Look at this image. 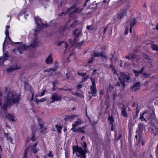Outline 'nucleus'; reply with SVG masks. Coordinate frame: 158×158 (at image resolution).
<instances>
[{
	"label": "nucleus",
	"mask_w": 158,
	"mask_h": 158,
	"mask_svg": "<svg viewBox=\"0 0 158 158\" xmlns=\"http://www.w3.org/2000/svg\"><path fill=\"white\" fill-rule=\"evenodd\" d=\"M2 97V94L0 92V106L3 111H6L9 107L12 105L14 104H18L21 100V94L16 93L14 91H10L7 93L5 98L6 102L1 106V100Z\"/></svg>",
	"instance_id": "1"
},
{
	"label": "nucleus",
	"mask_w": 158,
	"mask_h": 158,
	"mask_svg": "<svg viewBox=\"0 0 158 158\" xmlns=\"http://www.w3.org/2000/svg\"><path fill=\"white\" fill-rule=\"evenodd\" d=\"M112 57H110V60L112 64H110L109 67V69H111V71L112 73L117 75L119 80L120 81V82H117L116 85L119 86H120L123 89L125 87L124 82H127L130 79V77L128 76L125 74L124 73H121L120 75H119L117 73L113 65V64L115 61V60L113 56L112 55Z\"/></svg>",
	"instance_id": "2"
},
{
	"label": "nucleus",
	"mask_w": 158,
	"mask_h": 158,
	"mask_svg": "<svg viewBox=\"0 0 158 158\" xmlns=\"http://www.w3.org/2000/svg\"><path fill=\"white\" fill-rule=\"evenodd\" d=\"M81 145L83 147L84 150L81 147L76 146L75 148L74 146H73V153L74 154L76 152L77 156L81 157V158H85V153L88 151L87 144L86 143L84 142L81 143Z\"/></svg>",
	"instance_id": "3"
},
{
	"label": "nucleus",
	"mask_w": 158,
	"mask_h": 158,
	"mask_svg": "<svg viewBox=\"0 0 158 158\" xmlns=\"http://www.w3.org/2000/svg\"><path fill=\"white\" fill-rule=\"evenodd\" d=\"M76 24V22L74 20H69L68 21L65 26L60 29V32L62 37L64 38L66 37L68 33V31L69 27H73Z\"/></svg>",
	"instance_id": "4"
},
{
	"label": "nucleus",
	"mask_w": 158,
	"mask_h": 158,
	"mask_svg": "<svg viewBox=\"0 0 158 158\" xmlns=\"http://www.w3.org/2000/svg\"><path fill=\"white\" fill-rule=\"evenodd\" d=\"M73 33L74 34V35H76V37L73 42L71 40H69L70 43H71V45L72 46H77L82 45L83 44V40L81 41L80 43V42H78L81 35V30L77 29L74 31Z\"/></svg>",
	"instance_id": "5"
},
{
	"label": "nucleus",
	"mask_w": 158,
	"mask_h": 158,
	"mask_svg": "<svg viewBox=\"0 0 158 158\" xmlns=\"http://www.w3.org/2000/svg\"><path fill=\"white\" fill-rule=\"evenodd\" d=\"M83 10V8H77L76 5H73L70 8L67 9L65 13L64 12H62L60 15H65L66 14L69 13V15L70 17H71L75 13H80Z\"/></svg>",
	"instance_id": "6"
},
{
	"label": "nucleus",
	"mask_w": 158,
	"mask_h": 158,
	"mask_svg": "<svg viewBox=\"0 0 158 158\" xmlns=\"http://www.w3.org/2000/svg\"><path fill=\"white\" fill-rule=\"evenodd\" d=\"M37 144L38 143L35 142L32 146L26 148L24 152L23 158H27V155L29 154H31L32 152L34 153L37 152L39 151L38 148H36Z\"/></svg>",
	"instance_id": "7"
},
{
	"label": "nucleus",
	"mask_w": 158,
	"mask_h": 158,
	"mask_svg": "<svg viewBox=\"0 0 158 158\" xmlns=\"http://www.w3.org/2000/svg\"><path fill=\"white\" fill-rule=\"evenodd\" d=\"M35 23L37 25V27L36 31H40L42 30L43 28L47 27L48 26L47 24L44 23L42 21V20L39 17H35Z\"/></svg>",
	"instance_id": "8"
},
{
	"label": "nucleus",
	"mask_w": 158,
	"mask_h": 158,
	"mask_svg": "<svg viewBox=\"0 0 158 158\" xmlns=\"http://www.w3.org/2000/svg\"><path fill=\"white\" fill-rule=\"evenodd\" d=\"M57 45L61 47L64 50V53L69 51V47L68 44L65 41H62L57 43Z\"/></svg>",
	"instance_id": "9"
},
{
	"label": "nucleus",
	"mask_w": 158,
	"mask_h": 158,
	"mask_svg": "<svg viewBox=\"0 0 158 158\" xmlns=\"http://www.w3.org/2000/svg\"><path fill=\"white\" fill-rule=\"evenodd\" d=\"M90 79L92 83V85L90 87V89L91 90V93L92 96H95L96 95L97 91L96 87L95 80L92 78H91Z\"/></svg>",
	"instance_id": "10"
},
{
	"label": "nucleus",
	"mask_w": 158,
	"mask_h": 158,
	"mask_svg": "<svg viewBox=\"0 0 158 158\" xmlns=\"http://www.w3.org/2000/svg\"><path fill=\"white\" fill-rule=\"evenodd\" d=\"M20 66V64L16 63L14 64L11 65L10 68L6 69V71L8 73H10L14 70L19 69Z\"/></svg>",
	"instance_id": "11"
},
{
	"label": "nucleus",
	"mask_w": 158,
	"mask_h": 158,
	"mask_svg": "<svg viewBox=\"0 0 158 158\" xmlns=\"http://www.w3.org/2000/svg\"><path fill=\"white\" fill-rule=\"evenodd\" d=\"M109 124H111V131H114L115 134V136L117 135L116 132V130H115V127L116 126V123H114V120L113 118L111 116L110 117L109 115Z\"/></svg>",
	"instance_id": "12"
},
{
	"label": "nucleus",
	"mask_w": 158,
	"mask_h": 158,
	"mask_svg": "<svg viewBox=\"0 0 158 158\" xmlns=\"http://www.w3.org/2000/svg\"><path fill=\"white\" fill-rule=\"evenodd\" d=\"M144 114H147V116H146L145 115V116L148 120H149L150 119V116L151 114L150 113H148L147 111L143 112L142 114H140L139 119L141 120V121H145V122H147V121L144 117Z\"/></svg>",
	"instance_id": "13"
},
{
	"label": "nucleus",
	"mask_w": 158,
	"mask_h": 158,
	"mask_svg": "<svg viewBox=\"0 0 158 158\" xmlns=\"http://www.w3.org/2000/svg\"><path fill=\"white\" fill-rule=\"evenodd\" d=\"M61 96L60 95H58L56 93H54L52 95L51 97L52 101H50V102L52 103L55 101H60L61 100Z\"/></svg>",
	"instance_id": "14"
},
{
	"label": "nucleus",
	"mask_w": 158,
	"mask_h": 158,
	"mask_svg": "<svg viewBox=\"0 0 158 158\" xmlns=\"http://www.w3.org/2000/svg\"><path fill=\"white\" fill-rule=\"evenodd\" d=\"M37 119L39 125L40 127V132L42 133L45 134V130L46 129V127L44 126L42 123L41 122V119L40 118H38Z\"/></svg>",
	"instance_id": "15"
},
{
	"label": "nucleus",
	"mask_w": 158,
	"mask_h": 158,
	"mask_svg": "<svg viewBox=\"0 0 158 158\" xmlns=\"http://www.w3.org/2000/svg\"><path fill=\"white\" fill-rule=\"evenodd\" d=\"M29 47V45L26 46L24 44H20L18 47V50L19 52V54H21L23 51L26 50Z\"/></svg>",
	"instance_id": "16"
},
{
	"label": "nucleus",
	"mask_w": 158,
	"mask_h": 158,
	"mask_svg": "<svg viewBox=\"0 0 158 158\" xmlns=\"http://www.w3.org/2000/svg\"><path fill=\"white\" fill-rule=\"evenodd\" d=\"M10 26L9 25H7L6 27L5 31V33L6 35V37L5 38L4 42L3 44V51L4 49V45L6 39V38H8L10 40H11L10 37L9 36L8 29L10 28Z\"/></svg>",
	"instance_id": "17"
},
{
	"label": "nucleus",
	"mask_w": 158,
	"mask_h": 158,
	"mask_svg": "<svg viewBox=\"0 0 158 158\" xmlns=\"http://www.w3.org/2000/svg\"><path fill=\"white\" fill-rule=\"evenodd\" d=\"M6 117L9 120L12 122L15 121L16 120V118L15 115L13 114L8 113L6 114Z\"/></svg>",
	"instance_id": "18"
},
{
	"label": "nucleus",
	"mask_w": 158,
	"mask_h": 158,
	"mask_svg": "<svg viewBox=\"0 0 158 158\" xmlns=\"http://www.w3.org/2000/svg\"><path fill=\"white\" fill-rule=\"evenodd\" d=\"M82 123V120L80 119H77V121H75L74 123L72 125V126L73 127L71 129V130L73 131H75V130H74V127L77 126H79Z\"/></svg>",
	"instance_id": "19"
},
{
	"label": "nucleus",
	"mask_w": 158,
	"mask_h": 158,
	"mask_svg": "<svg viewBox=\"0 0 158 158\" xmlns=\"http://www.w3.org/2000/svg\"><path fill=\"white\" fill-rule=\"evenodd\" d=\"M140 82H135L134 84L131 87L132 89L134 91H136L139 90L140 88Z\"/></svg>",
	"instance_id": "20"
},
{
	"label": "nucleus",
	"mask_w": 158,
	"mask_h": 158,
	"mask_svg": "<svg viewBox=\"0 0 158 158\" xmlns=\"http://www.w3.org/2000/svg\"><path fill=\"white\" fill-rule=\"evenodd\" d=\"M45 61L47 64H51L52 63L53 59L52 54L48 56L46 59Z\"/></svg>",
	"instance_id": "21"
},
{
	"label": "nucleus",
	"mask_w": 158,
	"mask_h": 158,
	"mask_svg": "<svg viewBox=\"0 0 158 158\" xmlns=\"http://www.w3.org/2000/svg\"><path fill=\"white\" fill-rule=\"evenodd\" d=\"M76 115H67L65 117L64 119L65 121H71L73 120L75 117Z\"/></svg>",
	"instance_id": "22"
},
{
	"label": "nucleus",
	"mask_w": 158,
	"mask_h": 158,
	"mask_svg": "<svg viewBox=\"0 0 158 158\" xmlns=\"http://www.w3.org/2000/svg\"><path fill=\"white\" fill-rule=\"evenodd\" d=\"M126 15V11L125 10H121L118 13V18L120 19L123 18Z\"/></svg>",
	"instance_id": "23"
},
{
	"label": "nucleus",
	"mask_w": 158,
	"mask_h": 158,
	"mask_svg": "<svg viewBox=\"0 0 158 158\" xmlns=\"http://www.w3.org/2000/svg\"><path fill=\"white\" fill-rule=\"evenodd\" d=\"M39 41L37 38L35 37L33 40V42L31 44V46L33 47L37 46L39 45Z\"/></svg>",
	"instance_id": "24"
},
{
	"label": "nucleus",
	"mask_w": 158,
	"mask_h": 158,
	"mask_svg": "<svg viewBox=\"0 0 158 158\" xmlns=\"http://www.w3.org/2000/svg\"><path fill=\"white\" fill-rule=\"evenodd\" d=\"M151 131L155 135H158V128L157 127H155L154 128H151Z\"/></svg>",
	"instance_id": "25"
},
{
	"label": "nucleus",
	"mask_w": 158,
	"mask_h": 158,
	"mask_svg": "<svg viewBox=\"0 0 158 158\" xmlns=\"http://www.w3.org/2000/svg\"><path fill=\"white\" fill-rule=\"evenodd\" d=\"M92 56L94 57H98L99 56H102L105 58H106V56L105 55H103L102 52L98 53L97 52H94L93 53Z\"/></svg>",
	"instance_id": "26"
},
{
	"label": "nucleus",
	"mask_w": 158,
	"mask_h": 158,
	"mask_svg": "<svg viewBox=\"0 0 158 158\" xmlns=\"http://www.w3.org/2000/svg\"><path fill=\"white\" fill-rule=\"evenodd\" d=\"M126 108L123 107L122 110V115L125 117H127V114L126 110Z\"/></svg>",
	"instance_id": "27"
},
{
	"label": "nucleus",
	"mask_w": 158,
	"mask_h": 158,
	"mask_svg": "<svg viewBox=\"0 0 158 158\" xmlns=\"http://www.w3.org/2000/svg\"><path fill=\"white\" fill-rule=\"evenodd\" d=\"M8 54L6 53L3 56H2L0 58V60L4 61L8 59Z\"/></svg>",
	"instance_id": "28"
},
{
	"label": "nucleus",
	"mask_w": 158,
	"mask_h": 158,
	"mask_svg": "<svg viewBox=\"0 0 158 158\" xmlns=\"http://www.w3.org/2000/svg\"><path fill=\"white\" fill-rule=\"evenodd\" d=\"M144 68L142 67L140 71H138L135 70L134 71V73L135 74V75L137 76L139 74H141L144 71Z\"/></svg>",
	"instance_id": "29"
},
{
	"label": "nucleus",
	"mask_w": 158,
	"mask_h": 158,
	"mask_svg": "<svg viewBox=\"0 0 158 158\" xmlns=\"http://www.w3.org/2000/svg\"><path fill=\"white\" fill-rule=\"evenodd\" d=\"M138 128L139 131H143L144 128V125L142 123H139L138 125Z\"/></svg>",
	"instance_id": "30"
},
{
	"label": "nucleus",
	"mask_w": 158,
	"mask_h": 158,
	"mask_svg": "<svg viewBox=\"0 0 158 158\" xmlns=\"http://www.w3.org/2000/svg\"><path fill=\"white\" fill-rule=\"evenodd\" d=\"M136 21L135 18H134L131 20L130 22V26L131 27H132L136 23Z\"/></svg>",
	"instance_id": "31"
},
{
	"label": "nucleus",
	"mask_w": 158,
	"mask_h": 158,
	"mask_svg": "<svg viewBox=\"0 0 158 158\" xmlns=\"http://www.w3.org/2000/svg\"><path fill=\"white\" fill-rule=\"evenodd\" d=\"M55 127L58 132L59 133H60L61 131V130L62 128V126L60 125L57 124L56 125Z\"/></svg>",
	"instance_id": "32"
},
{
	"label": "nucleus",
	"mask_w": 158,
	"mask_h": 158,
	"mask_svg": "<svg viewBox=\"0 0 158 158\" xmlns=\"http://www.w3.org/2000/svg\"><path fill=\"white\" fill-rule=\"evenodd\" d=\"M85 127L86 126H84L81 127L79 128L77 130V131L79 132L84 133H85L84 129H85Z\"/></svg>",
	"instance_id": "33"
},
{
	"label": "nucleus",
	"mask_w": 158,
	"mask_h": 158,
	"mask_svg": "<svg viewBox=\"0 0 158 158\" xmlns=\"http://www.w3.org/2000/svg\"><path fill=\"white\" fill-rule=\"evenodd\" d=\"M32 133H35V131L37 130V127L34 124L32 125L31 127Z\"/></svg>",
	"instance_id": "34"
},
{
	"label": "nucleus",
	"mask_w": 158,
	"mask_h": 158,
	"mask_svg": "<svg viewBox=\"0 0 158 158\" xmlns=\"http://www.w3.org/2000/svg\"><path fill=\"white\" fill-rule=\"evenodd\" d=\"M151 47L153 50L158 51V46L157 45L152 44V45Z\"/></svg>",
	"instance_id": "35"
},
{
	"label": "nucleus",
	"mask_w": 158,
	"mask_h": 158,
	"mask_svg": "<svg viewBox=\"0 0 158 158\" xmlns=\"http://www.w3.org/2000/svg\"><path fill=\"white\" fill-rule=\"evenodd\" d=\"M25 88L26 90H31V86L28 85H26L25 86Z\"/></svg>",
	"instance_id": "36"
},
{
	"label": "nucleus",
	"mask_w": 158,
	"mask_h": 158,
	"mask_svg": "<svg viewBox=\"0 0 158 158\" xmlns=\"http://www.w3.org/2000/svg\"><path fill=\"white\" fill-rule=\"evenodd\" d=\"M94 27L92 25L88 26L87 27V29L88 30H92L94 29Z\"/></svg>",
	"instance_id": "37"
},
{
	"label": "nucleus",
	"mask_w": 158,
	"mask_h": 158,
	"mask_svg": "<svg viewBox=\"0 0 158 158\" xmlns=\"http://www.w3.org/2000/svg\"><path fill=\"white\" fill-rule=\"evenodd\" d=\"M72 56L73 58H74L75 57V55H74V54L73 53H71L70 54H69V58L67 59L66 60L68 62H69V60H68L71 57H72Z\"/></svg>",
	"instance_id": "38"
},
{
	"label": "nucleus",
	"mask_w": 158,
	"mask_h": 158,
	"mask_svg": "<svg viewBox=\"0 0 158 158\" xmlns=\"http://www.w3.org/2000/svg\"><path fill=\"white\" fill-rule=\"evenodd\" d=\"M35 133H32V137L31 138V139L33 141H35Z\"/></svg>",
	"instance_id": "39"
},
{
	"label": "nucleus",
	"mask_w": 158,
	"mask_h": 158,
	"mask_svg": "<svg viewBox=\"0 0 158 158\" xmlns=\"http://www.w3.org/2000/svg\"><path fill=\"white\" fill-rule=\"evenodd\" d=\"M27 10L26 9H24L21 12H20V15H22V14H26V12Z\"/></svg>",
	"instance_id": "40"
},
{
	"label": "nucleus",
	"mask_w": 158,
	"mask_h": 158,
	"mask_svg": "<svg viewBox=\"0 0 158 158\" xmlns=\"http://www.w3.org/2000/svg\"><path fill=\"white\" fill-rule=\"evenodd\" d=\"M7 139L8 140H10V142L12 143L13 139L11 138V137L9 136L8 135L7 136Z\"/></svg>",
	"instance_id": "41"
},
{
	"label": "nucleus",
	"mask_w": 158,
	"mask_h": 158,
	"mask_svg": "<svg viewBox=\"0 0 158 158\" xmlns=\"http://www.w3.org/2000/svg\"><path fill=\"white\" fill-rule=\"evenodd\" d=\"M46 92V90L44 89L42 92L40 93V94L39 96L40 97L43 96L44 95Z\"/></svg>",
	"instance_id": "42"
},
{
	"label": "nucleus",
	"mask_w": 158,
	"mask_h": 158,
	"mask_svg": "<svg viewBox=\"0 0 158 158\" xmlns=\"http://www.w3.org/2000/svg\"><path fill=\"white\" fill-rule=\"evenodd\" d=\"M75 94L77 96L83 98H84V96L83 95L79 94L77 93H75Z\"/></svg>",
	"instance_id": "43"
},
{
	"label": "nucleus",
	"mask_w": 158,
	"mask_h": 158,
	"mask_svg": "<svg viewBox=\"0 0 158 158\" xmlns=\"http://www.w3.org/2000/svg\"><path fill=\"white\" fill-rule=\"evenodd\" d=\"M94 60V57L93 56L92 58L90 59L88 61V63H92Z\"/></svg>",
	"instance_id": "44"
},
{
	"label": "nucleus",
	"mask_w": 158,
	"mask_h": 158,
	"mask_svg": "<svg viewBox=\"0 0 158 158\" xmlns=\"http://www.w3.org/2000/svg\"><path fill=\"white\" fill-rule=\"evenodd\" d=\"M48 156L50 157H52L53 156V155L52 153V151H50L49 152V153L48 155Z\"/></svg>",
	"instance_id": "45"
},
{
	"label": "nucleus",
	"mask_w": 158,
	"mask_h": 158,
	"mask_svg": "<svg viewBox=\"0 0 158 158\" xmlns=\"http://www.w3.org/2000/svg\"><path fill=\"white\" fill-rule=\"evenodd\" d=\"M46 100V98H41L40 100H39L38 101L39 102H43L44 101H45Z\"/></svg>",
	"instance_id": "46"
},
{
	"label": "nucleus",
	"mask_w": 158,
	"mask_h": 158,
	"mask_svg": "<svg viewBox=\"0 0 158 158\" xmlns=\"http://www.w3.org/2000/svg\"><path fill=\"white\" fill-rule=\"evenodd\" d=\"M114 98V100L115 99V97L118 96V94L116 93V92H114L113 93Z\"/></svg>",
	"instance_id": "47"
},
{
	"label": "nucleus",
	"mask_w": 158,
	"mask_h": 158,
	"mask_svg": "<svg viewBox=\"0 0 158 158\" xmlns=\"http://www.w3.org/2000/svg\"><path fill=\"white\" fill-rule=\"evenodd\" d=\"M108 97H107V98H106V105L107 107L106 109L108 107Z\"/></svg>",
	"instance_id": "48"
},
{
	"label": "nucleus",
	"mask_w": 158,
	"mask_h": 158,
	"mask_svg": "<svg viewBox=\"0 0 158 158\" xmlns=\"http://www.w3.org/2000/svg\"><path fill=\"white\" fill-rule=\"evenodd\" d=\"M88 78V77H83L82 78V82H84L85 81H86Z\"/></svg>",
	"instance_id": "49"
},
{
	"label": "nucleus",
	"mask_w": 158,
	"mask_h": 158,
	"mask_svg": "<svg viewBox=\"0 0 158 158\" xmlns=\"http://www.w3.org/2000/svg\"><path fill=\"white\" fill-rule=\"evenodd\" d=\"M138 115V114H136L135 115H134L133 116V119H136L137 118Z\"/></svg>",
	"instance_id": "50"
},
{
	"label": "nucleus",
	"mask_w": 158,
	"mask_h": 158,
	"mask_svg": "<svg viewBox=\"0 0 158 158\" xmlns=\"http://www.w3.org/2000/svg\"><path fill=\"white\" fill-rule=\"evenodd\" d=\"M122 135L121 134H119L118 135V138L117 139V141L118 140L120 139V138L122 137Z\"/></svg>",
	"instance_id": "51"
},
{
	"label": "nucleus",
	"mask_w": 158,
	"mask_h": 158,
	"mask_svg": "<svg viewBox=\"0 0 158 158\" xmlns=\"http://www.w3.org/2000/svg\"><path fill=\"white\" fill-rule=\"evenodd\" d=\"M129 29L127 27L126 28L125 30V33L127 35L128 33V31Z\"/></svg>",
	"instance_id": "52"
},
{
	"label": "nucleus",
	"mask_w": 158,
	"mask_h": 158,
	"mask_svg": "<svg viewBox=\"0 0 158 158\" xmlns=\"http://www.w3.org/2000/svg\"><path fill=\"white\" fill-rule=\"evenodd\" d=\"M131 54H129L128 56H126L125 57V58L129 59V60H131V58L130 57V56H131Z\"/></svg>",
	"instance_id": "53"
},
{
	"label": "nucleus",
	"mask_w": 158,
	"mask_h": 158,
	"mask_svg": "<svg viewBox=\"0 0 158 158\" xmlns=\"http://www.w3.org/2000/svg\"><path fill=\"white\" fill-rule=\"evenodd\" d=\"M136 105H137V106H138V103H137V102H134L133 103V104L132 105V106L133 107H134Z\"/></svg>",
	"instance_id": "54"
},
{
	"label": "nucleus",
	"mask_w": 158,
	"mask_h": 158,
	"mask_svg": "<svg viewBox=\"0 0 158 158\" xmlns=\"http://www.w3.org/2000/svg\"><path fill=\"white\" fill-rule=\"evenodd\" d=\"M136 57V55H133L131 57V59H133Z\"/></svg>",
	"instance_id": "55"
},
{
	"label": "nucleus",
	"mask_w": 158,
	"mask_h": 158,
	"mask_svg": "<svg viewBox=\"0 0 158 158\" xmlns=\"http://www.w3.org/2000/svg\"><path fill=\"white\" fill-rule=\"evenodd\" d=\"M82 86L81 85H78L77 86V88L78 89H80L81 88Z\"/></svg>",
	"instance_id": "56"
},
{
	"label": "nucleus",
	"mask_w": 158,
	"mask_h": 158,
	"mask_svg": "<svg viewBox=\"0 0 158 158\" xmlns=\"http://www.w3.org/2000/svg\"><path fill=\"white\" fill-rule=\"evenodd\" d=\"M78 74L79 75H82L83 76L85 75V74L84 73H78Z\"/></svg>",
	"instance_id": "57"
},
{
	"label": "nucleus",
	"mask_w": 158,
	"mask_h": 158,
	"mask_svg": "<svg viewBox=\"0 0 158 158\" xmlns=\"http://www.w3.org/2000/svg\"><path fill=\"white\" fill-rule=\"evenodd\" d=\"M124 64L126 65L129 66L130 65V64L129 62H125L124 63Z\"/></svg>",
	"instance_id": "58"
},
{
	"label": "nucleus",
	"mask_w": 158,
	"mask_h": 158,
	"mask_svg": "<svg viewBox=\"0 0 158 158\" xmlns=\"http://www.w3.org/2000/svg\"><path fill=\"white\" fill-rule=\"evenodd\" d=\"M61 89V90H64V91H66V90L71 91V89Z\"/></svg>",
	"instance_id": "59"
},
{
	"label": "nucleus",
	"mask_w": 158,
	"mask_h": 158,
	"mask_svg": "<svg viewBox=\"0 0 158 158\" xmlns=\"http://www.w3.org/2000/svg\"><path fill=\"white\" fill-rule=\"evenodd\" d=\"M107 27L104 28L103 31V33L104 34L107 30Z\"/></svg>",
	"instance_id": "60"
},
{
	"label": "nucleus",
	"mask_w": 158,
	"mask_h": 158,
	"mask_svg": "<svg viewBox=\"0 0 158 158\" xmlns=\"http://www.w3.org/2000/svg\"><path fill=\"white\" fill-rule=\"evenodd\" d=\"M97 70L96 69H94V70L93 72V74H95V73L97 72Z\"/></svg>",
	"instance_id": "61"
},
{
	"label": "nucleus",
	"mask_w": 158,
	"mask_h": 158,
	"mask_svg": "<svg viewBox=\"0 0 158 158\" xmlns=\"http://www.w3.org/2000/svg\"><path fill=\"white\" fill-rule=\"evenodd\" d=\"M90 0H86V2H85V4L84 5V6H85L86 5V4Z\"/></svg>",
	"instance_id": "62"
},
{
	"label": "nucleus",
	"mask_w": 158,
	"mask_h": 158,
	"mask_svg": "<svg viewBox=\"0 0 158 158\" xmlns=\"http://www.w3.org/2000/svg\"><path fill=\"white\" fill-rule=\"evenodd\" d=\"M132 27H130V32L131 33H132Z\"/></svg>",
	"instance_id": "63"
},
{
	"label": "nucleus",
	"mask_w": 158,
	"mask_h": 158,
	"mask_svg": "<svg viewBox=\"0 0 158 158\" xmlns=\"http://www.w3.org/2000/svg\"><path fill=\"white\" fill-rule=\"evenodd\" d=\"M156 29L157 30H158V23L156 25Z\"/></svg>",
	"instance_id": "64"
}]
</instances>
